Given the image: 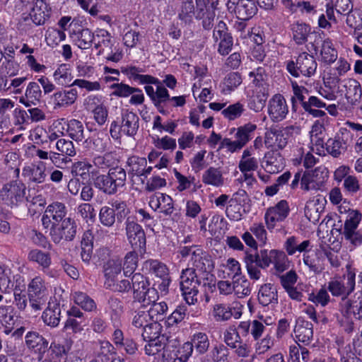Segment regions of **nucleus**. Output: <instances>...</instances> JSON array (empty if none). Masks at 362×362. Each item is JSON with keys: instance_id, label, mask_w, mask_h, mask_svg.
I'll list each match as a JSON object with an SVG mask.
<instances>
[{"instance_id": "obj_1", "label": "nucleus", "mask_w": 362, "mask_h": 362, "mask_svg": "<svg viewBox=\"0 0 362 362\" xmlns=\"http://www.w3.org/2000/svg\"><path fill=\"white\" fill-rule=\"evenodd\" d=\"M177 253L182 258H187L191 256L190 262L192 267L187 268V269L194 270L197 273L203 275V285L206 286L205 281L209 280V275L211 274L215 267V264L212 256L207 252L203 250L200 245H191V246H180L177 249ZM210 284V283H207Z\"/></svg>"}, {"instance_id": "obj_2", "label": "nucleus", "mask_w": 362, "mask_h": 362, "mask_svg": "<svg viewBox=\"0 0 362 362\" xmlns=\"http://www.w3.org/2000/svg\"><path fill=\"white\" fill-rule=\"evenodd\" d=\"M209 2L211 5H203L202 7L196 3L195 7L193 0L183 1L178 13L179 18L185 23L191 22L194 17L196 19H202L203 28L210 30L214 25L216 13L214 10V3Z\"/></svg>"}, {"instance_id": "obj_3", "label": "nucleus", "mask_w": 362, "mask_h": 362, "mask_svg": "<svg viewBox=\"0 0 362 362\" xmlns=\"http://www.w3.org/2000/svg\"><path fill=\"white\" fill-rule=\"evenodd\" d=\"M139 128V117L134 112H122L120 123L114 120L110 124V134L114 140H120L122 135L134 137Z\"/></svg>"}, {"instance_id": "obj_4", "label": "nucleus", "mask_w": 362, "mask_h": 362, "mask_svg": "<svg viewBox=\"0 0 362 362\" xmlns=\"http://www.w3.org/2000/svg\"><path fill=\"white\" fill-rule=\"evenodd\" d=\"M286 64L287 71L295 78L300 76L310 78L315 75L317 67L315 57L307 52L300 53L295 60H288Z\"/></svg>"}, {"instance_id": "obj_5", "label": "nucleus", "mask_w": 362, "mask_h": 362, "mask_svg": "<svg viewBox=\"0 0 362 362\" xmlns=\"http://www.w3.org/2000/svg\"><path fill=\"white\" fill-rule=\"evenodd\" d=\"M132 281L134 301L146 306L157 300L158 292L154 288L150 287L148 277L137 272L132 276Z\"/></svg>"}, {"instance_id": "obj_6", "label": "nucleus", "mask_w": 362, "mask_h": 362, "mask_svg": "<svg viewBox=\"0 0 362 362\" xmlns=\"http://www.w3.org/2000/svg\"><path fill=\"white\" fill-rule=\"evenodd\" d=\"M201 284V279L194 270L182 269L180 276V288L188 305H194L197 302L198 288Z\"/></svg>"}, {"instance_id": "obj_7", "label": "nucleus", "mask_w": 362, "mask_h": 362, "mask_svg": "<svg viewBox=\"0 0 362 362\" xmlns=\"http://www.w3.org/2000/svg\"><path fill=\"white\" fill-rule=\"evenodd\" d=\"M27 293L31 310H41L47 302L48 296L45 281L40 276L34 277L28 284Z\"/></svg>"}, {"instance_id": "obj_8", "label": "nucleus", "mask_w": 362, "mask_h": 362, "mask_svg": "<svg viewBox=\"0 0 362 362\" xmlns=\"http://www.w3.org/2000/svg\"><path fill=\"white\" fill-rule=\"evenodd\" d=\"M257 129V125L252 123H247L236 129L235 140L224 138L220 143L219 149L226 148L230 153L238 152L241 150L252 139Z\"/></svg>"}, {"instance_id": "obj_9", "label": "nucleus", "mask_w": 362, "mask_h": 362, "mask_svg": "<svg viewBox=\"0 0 362 362\" xmlns=\"http://www.w3.org/2000/svg\"><path fill=\"white\" fill-rule=\"evenodd\" d=\"M77 233L78 224L76 221L71 217H67L49 229V235L55 244H59L62 241H73L76 237Z\"/></svg>"}, {"instance_id": "obj_10", "label": "nucleus", "mask_w": 362, "mask_h": 362, "mask_svg": "<svg viewBox=\"0 0 362 362\" xmlns=\"http://www.w3.org/2000/svg\"><path fill=\"white\" fill-rule=\"evenodd\" d=\"M344 278L346 281V283L340 280H332L328 282L327 288L333 296L341 297V303H344V300H346L355 289L356 272L351 266L346 267V273Z\"/></svg>"}, {"instance_id": "obj_11", "label": "nucleus", "mask_w": 362, "mask_h": 362, "mask_svg": "<svg viewBox=\"0 0 362 362\" xmlns=\"http://www.w3.org/2000/svg\"><path fill=\"white\" fill-rule=\"evenodd\" d=\"M126 235L129 243L140 255L146 252V238L142 227L137 223L134 217H127L125 222Z\"/></svg>"}, {"instance_id": "obj_12", "label": "nucleus", "mask_w": 362, "mask_h": 362, "mask_svg": "<svg viewBox=\"0 0 362 362\" xmlns=\"http://www.w3.org/2000/svg\"><path fill=\"white\" fill-rule=\"evenodd\" d=\"M295 127L287 126L284 128H270L264 134V145L268 149L283 150L288 142Z\"/></svg>"}, {"instance_id": "obj_13", "label": "nucleus", "mask_w": 362, "mask_h": 362, "mask_svg": "<svg viewBox=\"0 0 362 362\" xmlns=\"http://www.w3.org/2000/svg\"><path fill=\"white\" fill-rule=\"evenodd\" d=\"M209 347V340L207 334L204 332H196L193 334L191 342L185 343L182 349L183 354L177 356L174 362H186L192 355L193 349L199 354H205Z\"/></svg>"}, {"instance_id": "obj_14", "label": "nucleus", "mask_w": 362, "mask_h": 362, "mask_svg": "<svg viewBox=\"0 0 362 362\" xmlns=\"http://www.w3.org/2000/svg\"><path fill=\"white\" fill-rule=\"evenodd\" d=\"M328 179V171L324 166L313 170H307L301 177V189L305 191L320 190Z\"/></svg>"}, {"instance_id": "obj_15", "label": "nucleus", "mask_w": 362, "mask_h": 362, "mask_svg": "<svg viewBox=\"0 0 362 362\" xmlns=\"http://www.w3.org/2000/svg\"><path fill=\"white\" fill-rule=\"evenodd\" d=\"M67 207L62 202H54L49 204L41 218L43 228L50 229L53 226L65 220L67 218Z\"/></svg>"}, {"instance_id": "obj_16", "label": "nucleus", "mask_w": 362, "mask_h": 362, "mask_svg": "<svg viewBox=\"0 0 362 362\" xmlns=\"http://www.w3.org/2000/svg\"><path fill=\"white\" fill-rule=\"evenodd\" d=\"M25 189L23 183L11 182L4 185L0 191V198L6 204L12 207L23 201Z\"/></svg>"}, {"instance_id": "obj_17", "label": "nucleus", "mask_w": 362, "mask_h": 362, "mask_svg": "<svg viewBox=\"0 0 362 362\" xmlns=\"http://www.w3.org/2000/svg\"><path fill=\"white\" fill-rule=\"evenodd\" d=\"M213 39L218 42V52L226 56L232 50L233 39L225 22L220 21L213 30Z\"/></svg>"}, {"instance_id": "obj_18", "label": "nucleus", "mask_w": 362, "mask_h": 362, "mask_svg": "<svg viewBox=\"0 0 362 362\" xmlns=\"http://www.w3.org/2000/svg\"><path fill=\"white\" fill-rule=\"evenodd\" d=\"M339 306L344 317H354L356 320H362V291H357L351 298L344 300V303H340Z\"/></svg>"}, {"instance_id": "obj_19", "label": "nucleus", "mask_w": 362, "mask_h": 362, "mask_svg": "<svg viewBox=\"0 0 362 362\" xmlns=\"http://www.w3.org/2000/svg\"><path fill=\"white\" fill-rule=\"evenodd\" d=\"M268 115L274 122L284 120L288 113V107L284 97L281 94H275L269 100Z\"/></svg>"}, {"instance_id": "obj_20", "label": "nucleus", "mask_w": 362, "mask_h": 362, "mask_svg": "<svg viewBox=\"0 0 362 362\" xmlns=\"http://www.w3.org/2000/svg\"><path fill=\"white\" fill-rule=\"evenodd\" d=\"M289 206L286 200H281L274 206L267 209L264 219L269 230L273 229L277 222L283 221L289 214Z\"/></svg>"}, {"instance_id": "obj_21", "label": "nucleus", "mask_w": 362, "mask_h": 362, "mask_svg": "<svg viewBox=\"0 0 362 362\" xmlns=\"http://www.w3.org/2000/svg\"><path fill=\"white\" fill-rule=\"evenodd\" d=\"M227 6L229 9L233 8L237 18L243 21L250 19L257 12L255 0H228Z\"/></svg>"}, {"instance_id": "obj_22", "label": "nucleus", "mask_w": 362, "mask_h": 362, "mask_svg": "<svg viewBox=\"0 0 362 362\" xmlns=\"http://www.w3.org/2000/svg\"><path fill=\"white\" fill-rule=\"evenodd\" d=\"M23 280L21 275L14 276L11 270L0 263V290L4 293H9L13 290H20Z\"/></svg>"}, {"instance_id": "obj_23", "label": "nucleus", "mask_w": 362, "mask_h": 362, "mask_svg": "<svg viewBox=\"0 0 362 362\" xmlns=\"http://www.w3.org/2000/svg\"><path fill=\"white\" fill-rule=\"evenodd\" d=\"M148 204L154 211H158L165 216H171L174 211L172 197L166 194L158 192L149 197Z\"/></svg>"}, {"instance_id": "obj_24", "label": "nucleus", "mask_w": 362, "mask_h": 362, "mask_svg": "<svg viewBox=\"0 0 362 362\" xmlns=\"http://www.w3.org/2000/svg\"><path fill=\"white\" fill-rule=\"evenodd\" d=\"M23 175L28 177L30 182L35 184L45 182L47 178L45 163L40 160L23 168Z\"/></svg>"}, {"instance_id": "obj_25", "label": "nucleus", "mask_w": 362, "mask_h": 362, "mask_svg": "<svg viewBox=\"0 0 362 362\" xmlns=\"http://www.w3.org/2000/svg\"><path fill=\"white\" fill-rule=\"evenodd\" d=\"M264 169L269 173H276L285 166V159L280 151L270 149L264 154Z\"/></svg>"}, {"instance_id": "obj_26", "label": "nucleus", "mask_w": 362, "mask_h": 362, "mask_svg": "<svg viewBox=\"0 0 362 362\" xmlns=\"http://www.w3.org/2000/svg\"><path fill=\"white\" fill-rule=\"evenodd\" d=\"M50 13L51 7L45 0H35L30 11V16L36 25H41L49 18Z\"/></svg>"}, {"instance_id": "obj_27", "label": "nucleus", "mask_w": 362, "mask_h": 362, "mask_svg": "<svg viewBox=\"0 0 362 362\" xmlns=\"http://www.w3.org/2000/svg\"><path fill=\"white\" fill-rule=\"evenodd\" d=\"M142 271L156 278H167L170 274L167 265L158 259H148L142 264Z\"/></svg>"}, {"instance_id": "obj_28", "label": "nucleus", "mask_w": 362, "mask_h": 362, "mask_svg": "<svg viewBox=\"0 0 362 362\" xmlns=\"http://www.w3.org/2000/svg\"><path fill=\"white\" fill-rule=\"evenodd\" d=\"M294 333L298 341L308 344L313 339V325L303 317H298L296 322Z\"/></svg>"}, {"instance_id": "obj_29", "label": "nucleus", "mask_w": 362, "mask_h": 362, "mask_svg": "<svg viewBox=\"0 0 362 362\" xmlns=\"http://www.w3.org/2000/svg\"><path fill=\"white\" fill-rule=\"evenodd\" d=\"M42 98V92L37 82H30L26 88L25 97L20 98L19 102L25 107L36 105Z\"/></svg>"}, {"instance_id": "obj_30", "label": "nucleus", "mask_w": 362, "mask_h": 362, "mask_svg": "<svg viewBox=\"0 0 362 362\" xmlns=\"http://www.w3.org/2000/svg\"><path fill=\"white\" fill-rule=\"evenodd\" d=\"M77 98L78 91L76 88L59 90L52 95L54 108L69 107L75 103Z\"/></svg>"}, {"instance_id": "obj_31", "label": "nucleus", "mask_w": 362, "mask_h": 362, "mask_svg": "<svg viewBox=\"0 0 362 362\" xmlns=\"http://www.w3.org/2000/svg\"><path fill=\"white\" fill-rule=\"evenodd\" d=\"M259 303L263 306L278 304V291L272 284H265L260 286L258 293Z\"/></svg>"}, {"instance_id": "obj_32", "label": "nucleus", "mask_w": 362, "mask_h": 362, "mask_svg": "<svg viewBox=\"0 0 362 362\" xmlns=\"http://www.w3.org/2000/svg\"><path fill=\"white\" fill-rule=\"evenodd\" d=\"M61 311L59 303H49L47 308L43 311L41 318L47 326L52 328L57 327L60 322Z\"/></svg>"}, {"instance_id": "obj_33", "label": "nucleus", "mask_w": 362, "mask_h": 362, "mask_svg": "<svg viewBox=\"0 0 362 362\" xmlns=\"http://www.w3.org/2000/svg\"><path fill=\"white\" fill-rule=\"evenodd\" d=\"M25 340L28 348L36 352L45 353L47 350L48 341L37 332H28Z\"/></svg>"}, {"instance_id": "obj_34", "label": "nucleus", "mask_w": 362, "mask_h": 362, "mask_svg": "<svg viewBox=\"0 0 362 362\" xmlns=\"http://www.w3.org/2000/svg\"><path fill=\"white\" fill-rule=\"evenodd\" d=\"M70 36L75 41V44L81 49H86L91 47L94 40V34L88 28L73 30Z\"/></svg>"}, {"instance_id": "obj_35", "label": "nucleus", "mask_w": 362, "mask_h": 362, "mask_svg": "<svg viewBox=\"0 0 362 362\" xmlns=\"http://www.w3.org/2000/svg\"><path fill=\"white\" fill-rule=\"evenodd\" d=\"M322 255L319 250H314L303 254V263L314 274H319L323 270L322 264Z\"/></svg>"}, {"instance_id": "obj_36", "label": "nucleus", "mask_w": 362, "mask_h": 362, "mask_svg": "<svg viewBox=\"0 0 362 362\" xmlns=\"http://www.w3.org/2000/svg\"><path fill=\"white\" fill-rule=\"evenodd\" d=\"M122 264L115 259H109L103 265L104 276L105 278V285L107 288H111L115 278L121 272Z\"/></svg>"}, {"instance_id": "obj_37", "label": "nucleus", "mask_w": 362, "mask_h": 362, "mask_svg": "<svg viewBox=\"0 0 362 362\" xmlns=\"http://www.w3.org/2000/svg\"><path fill=\"white\" fill-rule=\"evenodd\" d=\"M293 39L298 45H304L312 33L311 27L305 23H296L291 25Z\"/></svg>"}, {"instance_id": "obj_38", "label": "nucleus", "mask_w": 362, "mask_h": 362, "mask_svg": "<svg viewBox=\"0 0 362 362\" xmlns=\"http://www.w3.org/2000/svg\"><path fill=\"white\" fill-rule=\"evenodd\" d=\"M94 187L105 194L114 195L117 192L108 175H97L93 179Z\"/></svg>"}, {"instance_id": "obj_39", "label": "nucleus", "mask_w": 362, "mask_h": 362, "mask_svg": "<svg viewBox=\"0 0 362 362\" xmlns=\"http://www.w3.org/2000/svg\"><path fill=\"white\" fill-rule=\"evenodd\" d=\"M112 182L116 192L126 185L127 172L121 166L110 168L107 173Z\"/></svg>"}, {"instance_id": "obj_40", "label": "nucleus", "mask_w": 362, "mask_h": 362, "mask_svg": "<svg viewBox=\"0 0 362 362\" xmlns=\"http://www.w3.org/2000/svg\"><path fill=\"white\" fill-rule=\"evenodd\" d=\"M28 259L37 263L43 270L48 269L52 262L50 254L38 249L31 250L28 252Z\"/></svg>"}, {"instance_id": "obj_41", "label": "nucleus", "mask_w": 362, "mask_h": 362, "mask_svg": "<svg viewBox=\"0 0 362 362\" xmlns=\"http://www.w3.org/2000/svg\"><path fill=\"white\" fill-rule=\"evenodd\" d=\"M202 182L205 185L219 187L223 184V177L218 168L210 167L203 173Z\"/></svg>"}, {"instance_id": "obj_42", "label": "nucleus", "mask_w": 362, "mask_h": 362, "mask_svg": "<svg viewBox=\"0 0 362 362\" xmlns=\"http://www.w3.org/2000/svg\"><path fill=\"white\" fill-rule=\"evenodd\" d=\"M241 83V75L238 72H230L223 79L221 84V92L225 95L230 94Z\"/></svg>"}, {"instance_id": "obj_43", "label": "nucleus", "mask_w": 362, "mask_h": 362, "mask_svg": "<svg viewBox=\"0 0 362 362\" xmlns=\"http://www.w3.org/2000/svg\"><path fill=\"white\" fill-rule=\"evenodd\" d=\"M127 164L129 167V175L142 177V172L147 165V160L145 158L133 156L127 159Z\"/></svg>"}, {"instance_id": "obj_44", "label": "nucleus", "mask_w": 362, "mask_h": 362, "mask_svg": "<svg viewBox=\"0 0 362 362\" xmlns=\"http://www.w3.org/2000/svg\"><path fill=\"white\" fill-rule=\"evenodd\" d=\"M92 233L87 230L82 237L81 257L82 261L86 264H90L93 254Z\"/></svg>"}, {"instance_id": "obj_45", "label": "nucleus", "mask_w": 362, "mask_h": 362, "mask_svg": "<svg viewBox=\"0 0 362 362\" xmlns=\"http://www.w3.org/2000/svg\"><path fill=\"white\" fill-rule=\"evenodd\" d=\"M66 132L71 139L77 142L85 139L83 124L78 119H72L68 122Z\"/></svg>"}, {"instance_id": "obj_46", "label": "nucleus", "mask_w": 362, "mask_h": 362, "mask_svg": "<svg viewBox=\"0 0 362 362\" xmlns=\"http://www.w3.org/2000/svg\"><path fill=\"white\" fill-rule=\"evenodd\" d=\"M92 167L89 163L78 161L73 164L71 173L75 179L87 182L90 179V170Z\"/></svg>"}, {"instance_id": "obj_47", "label": "nucleus", "mask_w": 362, "mask_h": 362, "mask_svg": "<svg viewBox=\"0 0 362 362\" xmlns=\"http://www.w3.org/2000/svg\"><path fill=\"white\" fill-rule=\"evenodd\" d=\"M267 98L268 93H265L264 90L253 93L247 99L248 108L255 112L262 111L265 106Z\"/></svg>"}, {"instance_id": "obj_48", "label": "nucleus", "mask_w": 362, "mask_h": 362, "mask_svg": "<svg viewBox=\"0 0 362 362\" xmlns=\"http://www.w3.org/2000/svg\"><path fill=\"white\" fill-rule=\"evenodd\" d=\"M139 252L133 250L126 254L124 259L123 273L126 277H130L134 273L138 266V255Z\"/></svg>"}, {"instance_id": "obj_49", "label": "nucleus", "mask_w": 362, "mask_h": 362, "mask_svg": "<svg viewBox=\"0 0 362 362\" xmlns=\"http://www.w3.org/2000/svg\"><path fill=\"white\" fill-rule=\"evenodd\" d=\"M118 161L116 154L112 152H107L102 156H95L93 160L94 165L100 169L113 168L117 165Z\"/></svg>"}, {"instance_id": "obj_50", "label": "nucleus", "mask_w": 362, "mask_h": 362, "mask_svg": "<svg viewBox=\"0 0 362 362\" xmlns=\"http://www.w3.org/2000/svg\"><path fill=\"white\" fill-rule=\"evenodd\" d=\"M74 300L76 304L86 312H93L97 309L94 300L85 293L76 292L74 295Z\"/></svg>"}, {"instance_id": "obj_51", "label": "nucleus", "mask_w": 362, "mask_h": 362, "mask_svg": "<svg viewBox=\"0 0 362 362\" xmlns=\"http://www.w3.org/2000/svg\"><path fill=\"white\" fill-rule=\"evenodd\" d=\"M320 54L322 61L327 64H330L337 59V51L333 47L332 41L327 39L322 44Z\"/></svg>"}, {"instance_id": "obj_52", "label": "nucleus", "mask_w": 362, "mask_h": 362, "mask_svg": "<svg viewBox=\"0 0 362 362\" xmlns=\"http://www.w3.org/2000/svg\"><path fill=\"white\" fill-rule=\"evenodd\" d=\"M107 312H109L112 320H117L124 311L123 303L120 298L112 296L107 299Z\"/></svg>"}, {"instance_id": "obj_53", "label": "nucleus", "mask_w": 362, "mask_h": 362, "mask_svg": "<svg viewBox=\"0 0 362 362\" xmlns=\"http://www.w3.org/2000/svg\"><path fill=\"white\" fill-rule=\"evenodd\" d=\"M212 315L217 322L229 320L233 317V308L224 303H218L214 305Z\"/></svg>"}, {"instance_id": "obj_54", "label": "nucleus", "mask_w": 362, "mask_h": 362, "mask_svg": "<svg viewBox=\"0 0 362 362\" xmlns=\"http://www.w3.org/2000/svg\"><path fill=\"white\" fill-rule=\"evenodd\" d=\"M54 80L62 86H67L71 81V73L69 66L66 64H62L55 70L53 74Z\"/></svg>"}, {"instance_id": "obj_55", "label": "nucleus", "mask_w": 362, "mask_h": 362, "mask_svg": "<svg viewBox=\"0 0 362 362\" xmlns=\"http://www.w3.org/2000/svg\"><path fill=\"white\" fill-rule=\"evenodd\" d=\"M272 254H274L272 264L276 272L282 273L288 269L289 261L284 252L272 250Z\"/></svg>"}, {"instance_id": "obj_56", "label": "nucleus", "mask_w": 362, "mask_h": 362, "mask_svg": "<svg viewBox=\"0 0 362 362\" xmlns=\"http://www.w3.org/2000/svg\"><path fill=\"white\" fill-rule=\"evenodd\" d=\"M154 106L156 107L158 112L163 115H168L173 111V108L174 107L172 104L170 95L167 89L163 94L160 95V98L157 100Z\"/></svg>"}, {"instance_id": "obj_57", "label": "nucleus", "mask_w": 362, "mask_h": 362, "mask_svg": "<svg viewBox=\"0 0 362 362\" xmlns=\"http://www.w3.org/2000/svg\"><path fill=\"white\" fill-rule=\"evenodd\" d=\"M110 88L113 90L111 95L119 98H127L134 92L139 91V88L132 87L124 83H112Z\"/></svg>"}, {"instance_id": "obj_58", "label": "nucleus", "mask_w": 362, "mask_h": 362, "mask_svg": "<svg viewBox=\"0 0 362 362\" xmlns=\"http://www.w3.org/2000/svg\"><path fill=\"white\" fill-rule=\"evenodd\" d=\"M361 215L354 211L346 221L344 226L343 235L345 238H351L352 233L355 232L358 226Z\"/></svg>"}, {"instance_id": "obj_59", "label": "nucleus", "mask_w": 362, "mask_h": 362, "mask_svg": "<svg viewBox=\"0 0 362 362\" xmlns=\"http://www.w3.org/2000/svg\"><path fill=\"white\" fill-rule=\"evenodd\" d=\"M187 307L185 305H178L176 309L165 320L166 327H173L181 322L186 316Z\"/></svg>"}, {"instance_id": "obj_60", "label": "nucleus", "mask_w": 362, "mask_h": 362, "mask_svg": "<svg viewBox=\"0 0 362 362\" xmlns=\"http://www.w3.org/2000/svg\"><path fill=\"white\" fill-rule=\"evenodd\" d=\"M244 261L246 265V269L250 278L252 280H259L262 276L260 267L257 266L255 262V258L252 257V254L246 252Z\"/></svg>"}, {"instance_id": "obj_61", "label": "nucleus", "mask_w": 362, "mask_h": 362, "mask_svg": "<svg viewBox=\"0 0 362 362\" xmlns=\"http://www.w3.org/2000/svg\"><path fill=\"white\" fill-rule=\"evenodd\" d=\"M26 200L28 211L32 216L39 214L46 205V199L42 194L34 196L30 200L27 197Z\"/></svg>"}, {"instance_id": "obj_62", "label": "nucleus", "mask_w": 362, "mask_h": 362, "mask_svg": "<svg viewBox=\"0 0 362 362\" xmlns=\"http://www.w3.org/2000/svg\"><path fill=\"white\" fill-rule=\"evenodd\" d=\"M110 205L118 223H122L129 213V210L125 202L122 200H113L108 202Z\"/></svg>"}, {"instance_id": "obj_63", "label": "nucleus", "mask_w": 362, "mask_h": 362, "mask_svg": "<svg viewBox=\"0 0 362 362\" xmlns=\"http://www.w3.org/2000/svg\"><path fill=\"white\" fill-rule=\"evenodd\" d=\"M152 306L148 313L151 317V321L158 322L163 320L164 314L168 310L167 303L164 301L160 303L151 302Z\"/></svg>"}, {"instance_id": "obj_64", "label": "nucleus", "mask_w": 362, "mask_h": 362, "mask_svg": "<svg viewBox=\"0 0 362 362\" xmlns=\"http://www.w3.org/2000/svg\"><path fill=\"white\" fill-rule=\"evenodd\" d=\"M325 149L329 155L334 158H338L343 152L346 151V147L334 136L327 141Z\"/></svg>"}]
</instances>
